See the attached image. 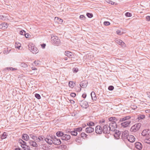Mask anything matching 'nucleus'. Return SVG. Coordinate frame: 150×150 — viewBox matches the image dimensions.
<instances>
[{
    "label": "nucleus",
    "instance_id": "25",
    "mask_svg": "<svg viewBox=\"0 0 150 150\" xmlns=\"http://www.w3.org/2000/svg\"><path fill=\"white\" fill-rule=\"evenodd\" d=\"M91 96L92 99L94 100H95L97 99V97L96 96L95 93L94 92L92 91L91 93Z\"/></svg>",
    "mask_w": 150,
    "mask_h": 150
},
{
    "label": "nucleus",
    "instance_id": "2",
    "mask_svg": "<svg viewBox=\"0 0 150 150\" xmlns=\"http://www.w3.org/2000/svg\"><path fill=\"white\" fill-rule=\"evenodd\" d=\"M29 50L34 54H36L38 52V50L37 48L35 46L34 44L32 43H30L28 45Z\"/></svg>",
    "mask_w": 150,
    "mask_h": 150
},
{
    "label": "nucleus",
    "instance_id": "46",
    "mask_svg": "<svg viewBox=\"0 0 150 150\" xmlns=\"http://www.w3.org/2000/svg\"><path fill=\"white\" fill-rule=\"evenodd\" d=\"M114 87L112 86H110L108 87V89L110 91H112L114 89Z\"/></svg>",
    "mask_w": 150,
    "mask_h": 150
},
{
    "label": "nucleus",
    "instance_id": "38",
    "mask_svg": "<svg viewBox=\"0 0 150 150\" xmlns=\"http://www.w3.org/2000/svg\"><path fill=\"white\" fill-rule=\"evenodd\" d=\"M21 66L25 68H26L27 67V65L25 63H22L21 64Z\"/></svg>",
    "mask_w": 150,
    "mask_h": 150
},
{
    "label": "nucleus",
    "instance_id": "55",
    "mask_svg": "<svg viewBox=\"0 0 150 150\" xmlns=\"http://www.w3.org/2000/svg\"><path fill=\"white\" fill-rule=\"evenodd\" d=\"M25 36V37L26 38H29V34H28V33H25V34H24Z\"/></svg>",
    "mask_w": 150,
    "mask_h": 150
},
{
    "label": "nucleus",
    "instance_id": "41",
    "mask_svg": "<svg viewBox=\"0 0 150 150\" xmlns=\"http://www.w3.org/2000/svg\"><path fill=\"white\" fill-rule=\"evenodd\" d=\"M35 97L38 99H39L40 98V95L38 93H36L35 95Z\"/></svg>",
    "mask_w": 150,
    "mask_h": 150
},
{
    "label": "nucleus",
    "instance_id": "5",
    "mask_svg": "<svg viewBox=\"0 0 150 150\" xmlns=\"http://www.w3.org/2000/svg\"><path fill=\"white\" fill-rule=\"evenodd\" d=\"M109 129L111 131H114L115 130V129L117 128V125L115 122H111L109 123Z\"/></svg>",
    "mask_w": 150,
    "mask_h": 150
},
{
    "label": "nucleus",
    "instance_id": "28",
    "mask_svg": "<svg viewBox=\"0 0 150 150\" xmlns=\"http://www.w3.org/2000/svg\"><path fill=\"white\" fill-rule=\"evenodd\" d=\"M45 137L43 136H39L38 137V140L37 142H40V141H43L44 140Z\"/></svg>",
    "mask_w": 150,
    "mask_h": 150
},
{
    "label": "nucleus",
    "instance_id": "23",
    "mask_svg": "<svg viewBox=\"0 0 150 150\" xmlns=\"http://www.w3.org/2000/svg\"><path fill=\"white\" fill-rule=\"evenodd\" d=\"M21 146L24 150H30V148L29 146H27L26 145L21 144Z\"/></svg>",
    "mask_w": 150,
    "mask_h": 150
},
{
    "label": "nucleus",
    "instance_id": "37",
    "mask_svg": "<svg viewBox=\"0 0 150 150\" xmlns=\"http://www.w3.org/2000/svg\"><path fill=\"white\" fill-rule=\"evenodd\" d=\"M74 130H75L77 132H81L82 130V128L81 127H79L77 128H76L74 129Z\"/></svg>",
    "mask_w": 150,
    "mask_h": 150
},
{
    "label": "nucleus",
    "instance_id": "35",
    "mask_svg": "<svg viewBox=\"0 0 150 150\" xmlns=\"http://www.w3.org/2000/svg\"><path fill=\"white\" fill-rule=\"evenodd\" d=\"M81 137L83 138V139H85V138H87V135L85 133H82L81 134Z\"/></svg>",
    "mask_w": 150,
    "mask_h": 150
},
{
    "label": "nucleus",
    "instance_id": "30",
    "mask_svg": "<svg viewBox=\"0 0 150 150\" xmlns=\"http://www.w3.org/2000/svg\"><path fill=\"white\" fill-rule=\"evenodd\" d=\"M64 135V133L60 131L56 133V135L58 137H62V136H63Z\"/></svg>",
    "mask_w": 150,
    "mask_h": 150
},
{
    "label": "nucleus",
    "instance_id": "54",
    "mask_svg": "<svg viewBox=\"0 0 150 150\" xmlns=\"http://www.w3.org/2000/svg\"><path fill=\"white\" fill-rule=\"evenodd\" d=\"M1 17H3V15H0V20H1L2 21L6 20V18H2Z\"/></svg>",
    "mask_w": 150,
    "mask_h": 150
},
{
    "label": "nucleus",
    "instance_id": "36",
    "mask_svg": "<svg viewBox=\"0 0 150 150\" xmlns=\"http://www.w3.org/2000/svg\"><path fill=\"white\" fill-rule=\"evenodd\" d=\"M94 123L92 122H89L87 123V124L89 126H93L94 125Z\"/></svg>",
    "mask_w": 150,
    "mask_h": 150
},
{
    "label": "nucleus",
    "instance_id": "15",
    "mask_svg": "<svg viewBox=\"0 0 150 150\" xmlns=\"http://www.w3.org/2000/svg\"><path fill=\"white\" fill-rule=\"evenodd\" d=\"M71 136L67 134H64L63 136L62 137V140H68L70 139Z\"/></svg>",
    "mask_w": 150,
    "mask_h": 150
},
{
    "label": "nucleus",
    "instance_id": "13",
    "mask_svg": "<svg viewBox=\"0 0 150 150\" xmlns=\"http://www.w3.org/2000/svg\"><path fill=\"white\" fill-rule=\"evenodd\" d=\"M94 131V129L92 127L89 126L86 129V132L88 133H91Z\"/></svg>",
    "mask_w": 150,
    "mask_h": 150
},
{
    "label": "nucleus",
    "instance_id": "4",
    "mask_svg": "<svg viewBox=\"0 0 150 150\" xmlns=\"http://www.w3.org/2000/svg\"><path fill=\"white\" fill-rule=\"evenodd\" d=\"M141 126V124L140 123L136 124L132 127L130 129L131 131L134 132H135L139 129Z\"/></svg>",
    "mask_w": 150,
    "mask_h": 150
},
{
    "label": "nucleus",
    "instance_id": "20",
    "mask_svg": "<svg viewBox=\"0 0 150 150\" xmlns=\"http://www.w3.org/2000/svg\"><path fill=\"white\" fill-rule=\"evenodd\" d=\"M121 134L122 133H120L119 132H117L116 131L114 136L115 137H116L117 139H119L121 137Z\"/></svg>",
    "mask_w": 150,
    "mask_h": 150
},
{
    "label": "nucleus",
    "instance_id": "52",
    "mask_svg": "<svg viewBox=\"0 0 150 150\" xmlns=\"http://www.w3.org/2000/svg\"><path fill=\"white\" fill-rule=\"evenodd\" d=\"M146 20L147 21H150V16H147L146 17Z\"/></svg>",
    "mask_w": 150,
    "mask_h": 150
},
{
    "label": "nucleus",
    "instance_id": "63",
    "mask_svg": "<svg viewBox=\"0 0 150 150\" xmlns=\"http://www.w3.org/2000/svg\"><path fill=\"white\" fill-rule=\"evenodd\" d=\"M21 144L26 145V143L25 142L23 141V142H22V143Z\"/></svg>",
    "mask_w": 150,
    "mask_h": 150
},
{
    "label": "nucleus",
    "instance_id": "48",
    "mask_svg": "<svg viewBox=\"0 0 150 150\" xmlns=\"http://www.w3.org/2000/svg\"><path fill=\"white\" fill-rule=\"evenodd\" d=\"M21 46V45L20 43H18L17 44V46L15 45L16 48H17L18 49H19V48Z\"/></svg>",
    "mask_w": 150,
    "mask_h": 150
},
{
    "label": "nucleus",
    "instance_id": "58",
    "mask_svg": "<svg viewBox=\"0 0 150 150\" xmlns=\"http://www.w3.org/2000/svg\"><path fill=\"white\" fill-rule=\"evenodd\" d=\"M23 142V140L21 139H20L18 140V142L21 144L22 143V142Z\"/></svg>",
    "mask_w": 150,
    "mask_h": 150
},
{
    "label": "nucleus",
    "instance_id": "1",
    "mask_svg": "<svg viewBox=\"0 0 150 150\" xmlns=\"http://www.w3.org/2000/svg\"><path fill=\"white\" fill-rule=\"evenodd\" d=\"M131 118L130 116H126L120 119V122H122L121 123L122 126L123 127H128L131 122L129 120Z\"/></svg>",
    "mask_w": 150,
    "mask_h": 150
},
{
    "label": "nucleus",
    "instance_id": "3",
    "mask_svg": "<svg viewBox=\"0 0 150 150\" xmlns=\"http://www.w3.org/2000/svg\"><path fill=\"white\" fill-rule=\"evenodd\" d=\"M51 41L53 44L55 45H59L60 44L61 42L60 39L56 36H51Z\"/></svg>",
    "mask_w": 150,
    "mask_h": 150
},
{
    "label": "nucleus",
    "instance_id": "21",
    "mask_svg": "<svg viewBox=\"0 0 150 150\" xmlns=\"http://www.w3.org/2000/svg\"><path fill=\"white\" fill-rule=\"evenodd\" d=\"M22 138L25 141H28L29 139V136L27 134H23L22 136Z\"/></svg>",
    "mask_w": 150,
    "mask_h": 150
},
{
    "label": "nucleus",
    "instance_id": "6",
    "mask_svg": "<svg viewBox=\"0 0 150 150\" xmlns=\"http://www.w3.org/2000/svg\"><path fill=\"white\" fill-rule=\"evenodd\" d=\"M109 125H105L103 127V132L105 134H109L110 132V130Z\"/></svg>",
    "mask_w": 150,
    "mask_h": 150
},
{
    "label": "nucleus",
    "instance_id": "45",
    "mask_svg": "<svg viewBox=\"0 0 150 150\" xmlns=\"http://www.w3.org/2000/svg\"><path fill=\"white\" fill-rule=\"evenodd\" d=\"M73 71L74 72H77L78 71V68H73Z\"/></svg>",
    "mask_w": 150,
    "mask_h": 150
},
{
    "label": "nucleus",
    "instance_id": "51",
    "mask_svg": "<svg viewBox=\"0 0 150 150\" xmlns=\"http://www.w3.org/2000/svg\"><path fill=\"white\" fill-rule=\"evenodd\" d=\"M117 34L121 35L122 34V33H121V31L120 30H117Z\"/></svg>",
    "mask_w": 150,
    "mask_h": 150
},
{
    "label": "nucleus",
    "instance_id": "32",
    "mask_svg": "<svg viewBox=\"0 0 150 150\" xmlns=\"http://www.w3.org/2000/svg\"><path fill=\"white\" fill-rule=\"evenodd\" d=\"M116 118L115 117H110L109 118L108 120H109L111 122H115V121L116 120Z\"/></svg>",
    "mask_w": 150,
    "mask_h": 150
},
{
    "label": "nucleus",
    "instance_id": "11",
    "mask_svg": "<svg viewBox=\"0 0 150 150\" xmlns=\"http://www.w3.org/2000/svg\"><path fill=\"white\" fill-rule=\"evenodd\" d=\"M144 142L150 144V137H142Z\"/></svg>",
    "mask_w": 150,
    "mask_h": 150
},
{
    "label": "nucleus",
    "instance_id": "12",
    "mask_svg": "<svg viewBox=\"0 0 150 150\" xmlns=\"http://www.w3.org/2000/svg\"><path fill=\"white\" fill-rule=\"evenodd\" d=\"M53 137H51L46 138L44 139L45 141L49 144L52 145L53 143L52 139Z\"/></svg>",
    "mask_w": 150,
    "mask_h": 150
},
{
    "label": "nucleus",
    "instance_id": "10",
    "mask_svg": "<svg viewBox=\"0 0 150 150\" xmlns=\"http://www.w3.org/2000/svg\"><path fill=\"white\" fill-rule=\"evenodd\" d=\"M53 143L54 144L58 145L61 144V142L59 139H58L54 137L52 139Z\"/></svg>",
    "mask_w": 150,
    "mask_h": 150
},
{
    "label": "nucleus",
    "instance_id": "64",
    "mask_svg": "<svg viewBox=\"0 0 150 150\" xmlns=\"http://www.w3.org/2000/svg\"><path fill=\"white\" fill-rule=\"evenodd\" d=\"M147 95L148 97L150 98V92H148L147 93Z\"/></svg>",
    "mask_w": 150,
    "mask_h": 150
},
{
    "label": "nucleus",
    "instance_id": "34",
    "mask_svg": "<svg viewBox=\"0 0 150 150\" xmlns=\"http://www.w3.org/2000/svg\"><path fill=\"white\" fill-rule=\"evenodd\" d=\"M74 83L72 81H70L69 83V86L70 87L73 88L74 86Z\"/></svg>",
    "mask_w": 150,
    "mask_h": 150
},
{
    "label": "nucleus",
    "instance_id": "16",
    "mask_svg": "<svg viewBox=\"0 0 150 150\" xmlns=\"http://www.w3.org/2000/svg\"><path fill=\"white\" fill-rule=\"evenodd\" d=\"M127 140L130 142H134L135 139L134 136L129 135L128 137H127Z\"/></svg>",
    "mask_w": 150,
    "mask_h": 150
},
{
    "label": "nucleus",
    "instance_id": "60",
    "mask_svg": "<svg viewBox=\"0 0 150 150\" xmlns=\"http://www.w3.org/2000/svg\"><path fill=\"white\" fill-rule=\"evenodd\" d=\"M105 122V120H100V123H102L104 122Z\"/></svg>",
    "mask_w": 150,
    "mask_h": 150
},
{
    "label": "nucleus",
    "instance_id": "33",
    "mask_svg": "<svg viewBox=\"0 0 150 150\" xmlns=\"http://www.w3.org/2000/svg\"><path fill=\"white\" fill-rule=\"evenodd\" d=\"M7 137L6 133V132L3 133V134L1 136V138L2 139H4Z\"/></svg>",
    "mask_w": 150,
    "mask_h": 150
},
{
    "label": "nucleus",
    "instance_id": "22",
    "mask_svg": "<svg viewBox=\"0 0 150 150\" xmlns=\"http://www.w3.org/2000/svg\"><path fill=\"white\" fill-rule=\"evenodd\" d=\"M64 54L65 55L69 58L72 57V56L73 55L72 52L68 51H65Z\"/></svg>",
    "mask_w": 150,
    "mask_h": 150
},
{
    "label": "nucleus",
    "instance_id": "49",
    "mask_svg": "<svg viewBox=\"0 0 150 150\" xmlns=\"http://www.w3.org/2000/svg\"><path fill=\"white\" fill-rule=\"evenodd\" d=\"M70 96L72 97H74L76 96V94L75 93H72L70 94Z\"/></svg>",
    "mask_w": 150,
    "mask_h": 150
},
{
    "label": "nucleus",
    "instance_id": "44",
    "mask_svg": "<svg viewBox=\"0 0 150 150\" xmlns=\"http://www.w3.org/2000/svg\"><path fill=\"white\" fill-rule=\"evenodd\" d=\"M104 24L105 25L108 26L110 24V23L108 21H105L104 22Z\"/></svg>",
    "mask_w": 150,
    "mask_h": 150
},
{
    "label": "nucleus",
    "instance_id": "29",
    "mask_svg": "<svg viewBox=\"0 0 150 150\" xmlns=\"http://www.w3.org/2000/svg\"><path fill=\"white\" fill-rule=\"evenodd\" d=\"M145 116L144 115H138L137 119L138 120H142L144 118Z\"/></svg>",
    "mask_w": 150,
    "mask_h": 150
},
{
    "label": "nucleus",
    "instance_id": "56",
    "mask_svg": "<svg viewBox=\"0 0 150 150\" xmlns=\"http://www.w3.org/2000/svg\"><path fill=\"white\" fill-rule=\"evenodd\" d=\"M71 130L69 129H67L66 130V132L67 133H71Z\"/></svg>",
    "mask_w": 150,
    "mask_h": 150
},
{
    "label": "nucleus",
    "instance_id": "59",
    "mask_svg": "<svg viewBox=\"0 0 150 150\" xmlns=\"http://www.w3.org/2000/svg\"><path fill=\"white\" fill-rule=\"evenodd\" d=\"M10 69V70H16L15 68H13L12 67H10L9 68H7L8 69Z\"/></svg>",
    "mask_w": 150,
    "mask_h": 150
},
{
    "label": "nucleus",
    "instance_id": "19",
    "mask_svg": "<svg viewBox=\"0 0 150 150\" xmlns=\"http://www.w3.org/2000/svg\"><path fill=\"white\" fill-rule=\"evenodd\" d=\"M29 143L30 144L31 146L34 147H37L38 146V144L36 142L33 141L29 140Z\"/></svg>",
    "mask_w": 150,
    "mask_h": 150
},
{
    "label": "nucleus",
    "instance_id": "50",
    "mask_svg": "<svg viewBox=\"0 0 150 150\" xmlns=\"http://www.w3.org/2000/svg\"><path fill=\"white\" fill-rule=\"evenodd\" d=\"M34 63L35 64L36 66L38 65L39 64V62L38 61H35Z\"/></svg>",
    "mask_w": 150,
    "mask_h": 150
},
{
    "label": "nucleus",
    "instance_id": "43",
    "mask_svg": "<svg viewBox=\"0 0 150 150\" xmlns=\"http://www.w3.org/2000/svg\"><path fill=\"white\" fill-rule=\"evenodd\" d=\"M25 32L23 30H21L20 32V34L22 35H24L25 34Z\"/></svg>",
    "mask_w": 150,
    "mask_h": 150
},
{
    "label": "nucleus",
    "instance_id": "31",
    "mask_svg": "<svg viewBox=\"0 0 150 150\" xmlns=\"http://www.w3.org/2000/svg\"><path fill=\"white\" fill-rule=\"evenodd\" d=\"M71 134L73 136H76L77 134V132L75 130L74 131H71Z\"/></svg>",
    "mask_w": 150,
    "mask_h": 150
},
{
    "label": "nucleus",
    "instance_id": "17",
    "mask_svg": "<svg viewBox=\"0 0 150 150\" xmlns=\"http://www.w3.org/2000/svg\"><path fill=\"white\" fill-rule=\"evenodd\" d=\"M135 146L136 148L139 150L141 149L142 147V144L139 142H137L135 143Z\"/></svg>",
    "mask_w": 150,
    "mask_h": 150
},
{
    "label": "nucleus",
    "instance_id": "26",
    "mask_svg": "<svg viewBox=\"0 0 150 150\" xmlns=\"http://www.w3.org/2000/svg\"><path fill=\"white\" fill-rule=\"evenodd\" d=\"M116 42L119 45H121L122 46H124L125 45L124 43L120 39L117 40L116 41Z\"/></svg>",
    "mask_w": 150,
    "mask_h": 150
},
{
    "label": "nucleus",
    "instance_id": "57",
    "mask_svg": "<svg viewBox=\"0 0 150 150\" xmlns=\"http://www.w3.org/2000/svg\"><path fill=\"white\" fill-rule=\"evenodd\" d=\"M82 96L83 98H85L86 96V93H83L82 95Z\"/></svg>",
    "mask_w": 150,
    "mask_h": 150
},
{
    "label": "nucleus",
    "instance_id": "27",
    "mask_svg": "<svg viewBox=\"0 0 150 150\" xmlns=\"http://www.w3.org/2000/svg\"><path fill=\"white\" fill-rule=\"evenodd\" d=\"M30 137L33 139V140H34L35 141H36V142H38V137L35 136L33 135L32 134H30Z\"/></svg>",
    "mask_w": 150,
    "mask_h": 150
},
{
    "label": "nucleus",
    "instance_id": "42",
    "mask_svg": "<svg viewBox=\"0 0 150 150\" xmlns=\"http://www.w3.org/2000/svg\"><path fill=\"white\" fill-rule=\"evenodd\" d=\"M125 15L127 17H131L132 16V14L129 12H127L125 14Z\"/></svg>",
    "mask_w": 150,
    "mask_h": 150
},
{
    "label": "nucleus",
    "instance_id": "62",
    "mask_svg": "<svg viewBox=\"0 0 150 150\" xmlns=\"http://www.w3.org/2000/svg\"><path fill=\"white\" fill-rule=\"evenodd\" d=\"M46 46L45 44H43L42 45V47L43 48H44Z\"/></svg>",
    "mask_w": 150,
    "mask_h": 150
},
{
    "label": "nucleus",
    "instance_id": "61",
    "mask_svg": "<svg viewBox=\"0 0 150 150\" xmlns=\"http://www.w3.org/2000/svg\"><path fill=\"white\" fill-rule=\"evenodd\" d=\"M70 103L72 104H74V101L73 100H70Z\"/></svg>",
    "mask_w": 150,
    "mask_h": 150
},
{
    "label": "nucleus",
    "instance_id": "39",
    "mask_svg": "<svg viewBox=\"0 0 150 150\" xmlns=\"http://www.w3.org/2000/svg\"><path fill=\"white\" fill-rule=\"evenodd\" d=\"M106 1L109 4H111V5H114V4H115V3L114 2L111 1H110V0H107Z\"/></svg>",
    "mask_w": 150,
    "mask_h": 150
},
{
    "label": "nucleus",
    "instance_id": "8",
    "mask_svg": "<svg viewBox=\"0 0 150 150\" xmlns=\"http://www.w3.org/2000/svg\"><path fill=\"white\" fill-rule=\"evenodd\" d=\"M143 137H149L150 135V129H144L142 133Z\"/></svg>",
    "mask_w": 150,
    "mask_h": 150
},
{
    "label": "nucleus",
    "instance_id": "53",
    "mask_svg": "<svg viewBox=\"0 0 150 150\" xmlns=\"http://www.w3.org/2000/svg\"><path fill=\"white\" fill-rule=\"evenodd\" d=\"M131 108L133 109H135L137 108V107L134 105H132L131 106Z\"/></svg>",
    "mask_w": 150,
    "mask_h": 150
},
{
    "label": "nucleus",
    "instance_id": "7",
    "mask_svg": "<svg viewBox=\"0 0 150 150\" xmlns=\"http://www.w3.org/2000/svg\"><path fill=\"white\" fill-rule=\"evenodd\" d=\"M129 135L128 131L127 130H125L122 132L121 138L124 140L127 139V137H128Z\"/></svg>",
    "mask_w": 150,
    "mask_h": 150
},
{
    "label": "nucleus",
    "instance_id": "9",
    "mask_svg": "<svg viewBox=\"0 0 150 150\" xmlns=\"http://www.w3.org/2000/svg\"><path fill=\"white\" fill-rule=\"evenodd\" d=\"M95 132L97 134H100L103 132V128H102L100 126L98 125L96 127Z\"/></svg>",
    "mask_w": 150,
    "mask_h": 150
},
{
    "label": "nucleus",
    "instance_id": "14",
    "mask_svg": "<svg viewBox=\"0 0 150 150\" xmlns=\"http://www.w3.org/2000/svg\"><path fill=\"white\" fill-rule=\"evenodd\" d=\"M81 101V102L80 103V104L82 107L86 108L88 107V105L86 101L82 102V101Z\"/></svg>",
    "mask_w": 150,
    "mask_h": 150
},
{
    "label": "nucleus",
    "instance_id": "40",
    "mask_svg": "<svg viewBox=\"0 0 150 150\" xmlns=\"http://www.w3.org/2000/svg\"><path fill=\"white\" fill-rule=\"evenodd\" d=\"M86 16L88 17L89 18H91L93 16V15L92 13H86Z\"/></svg>",
    "mask_w": 150,
    "mask_h": 150
},
{
    "label": "nucleus",
    "instance_id": "24",
    "mask_svg": "<svg viewBox=\"0 0 150 150\" xmlns=\"http://www.w3.org/2000/svg\"><path fill=\"white\" fill-rule=\"evenodd\" d=\"M87 82L85 81H82L80 83V86L82 88H85L87 86Z\"/></svg>",
    "mask_w": 150,
    "mask_h": 150
},
{
    "label": "nucleus",
    "instance_id": "18",
    "mask_svg": "<svg viewBox=\"0 0 150 150\" xmlns=\"http://www.w3.org/2000/svg\"><path fill=\"white\" fill-rule=\"evenodd\" d=\"M8 26L7 23H3L0 24V28L2 29H4L7 28Z\"/></svg>",
    "mask_w": 150,
    "mask_h": 150
},
{
    "label": "nucleus",
    "instance_id": "47",
    "mask_svg": "<svg viewBox=\"0 0 150 150\" xmlns=\"http://www.w3.org/2000/svg\"><path fill=\"white\" fill-rule=\"evenodd\" d=\"M80 18L82 20H83L85 18V17L83 15H81L80 16Z\"/></svg>",
    "mask_w": 150,
    "mask_h": 150
}]
</instances>
